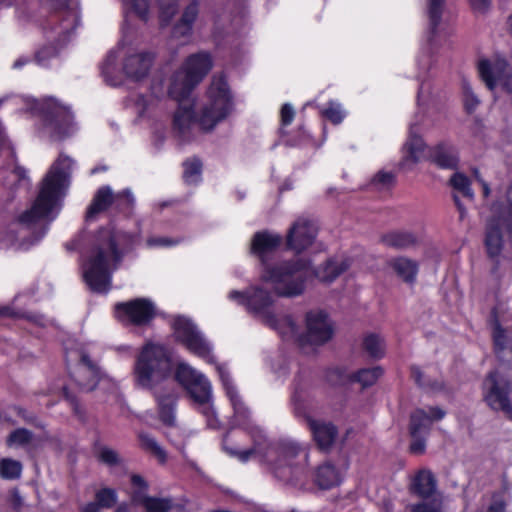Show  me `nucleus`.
I'll return each instance as SVG.
<instances>
[{"mask_svg": "<svg viewBox=\"0 0 512 512\" xmlns=\"http://www.w3.org/2000/svg\"><path fill=\"white\" fill-rule=\"evenodd\" d=\"M216 370L234 409L235 425L242 428L251 438L252 447L237 450L228 445V436L223 438V449L241 462L255 456L260 463L279 481L297 485L307 477L309 449L300 442L282 437L269 440L264 430L250 418V411L232 384L229 372L224 365L217 364Z\"/></svg>", "mask_w": 512, "mask_h": 512, "instance_id": "1", "label": "nucleus"}, {"mask_svg": "<svg viewBox=\"0 0 512 512\" xmlns=\"http://www.w3.org/2000/svg\"><path fill=\"white\" fill-rule=\"evenodd\" d=\"M211 68L210 55L200 52L189 56L183 67L172 76L168 93L178 102L173 126L183 142L191 140L193 126L197 125L203 132H210L233 109L232 96L223 76L213 77L207 90V100L197 110L194 109V103L189 96Z\"/></svg>", "mask_w": 512, "mask_h": 512, "instance_id": "2", "label": "nucleus"}, {"mask_svg": "<svg viewBox=\"0 0 512 512\" xmlns=\"http://www.w3.org/2000/svg\"><path fill=\"white\" fill-rule=\"evenodd\" d=\"M133 243L132 235L110 226L100 228L90 237L83 277L91 291L107 293L110 290L112 273L118 269Z\"/></svg>", "mask_w": 512, "mask_h": 512, "instance_id": "3", "label": "nucleus"}, {"mask_svg": "<svg viewBox=\"0 0 512 512\" xmlns=\"http://www.w3.org/2000/svg\"><path fill=\"white\" fill-rule=\"evenodd\" d=\"M282 243V237L268 231L254 234L251 242V253L259 258L263 265L261 279L273 286L280 297H296L305 289L308 270L307 263L302 259L269 265L267 261Z\"/></svg>", "mask_w": 512, "mask_h": 512, "instance_id": "4", "label": "nucleus"}, {"mask_svg": "<svg viewBox=\"0 0 512 512\" xmlns=\"http://www.w3.org/2000/svg\"><path fill=\"white\" fill-rule=\"evenodd\" d=\"M73 163L74 161L71 158L60 154L42 180L38 196L33 205L18 218L20 224L28 227L40 221L46 222L37 240L45 234L48 224L54 220L59 211L64 190L69 185L70 170Z\"/></svg>", "mask_w": 512, "mask_h": 512, "instance_id": "5", "label": "nucleus"}, {"mask_svg": "<svg viewBox=\"0 0 512 512\" xmlns=\"http://www.w3.org/2000/svg\"><path fill=\"white\" fill-rule=\"evenodd\" d=\"M228 297L239 305L245 306L250 313L260 317L266 325L279 331L280 334L290 332L294 335L297 333V325L291 316L278 319L269 311L273 304V298L268 291L253 286L243 292L232 290Z\"/></svg>", "mask_w": 512, "mask_h": 512, "instance_id": "6", "label": "nucleus"}, {"mask_svg": "<svg viewBox=\"0 0 512 512\" xmlns=\"http://www.w3.org/2000/svg\"><path fill=\"white\" fill-rule=\"evenodd\" d=\"M171 372V359L163 346L147 344L142 348L134 367L135 381L138 386L153 389L168 379Z\"/></svg>", "mask_w": 512, "mask_h": 512, "instance_id": "7", "label": "nucleus"}, {"mask_svg": "<svg viewBox=\"0 0 512 512\" xmlns=\"http://www.w3.org/2000/svg\"><path fill=\"white\" fill-rule=\"evenodd\" d=\"M175 379L189 392L200 412L206 417L207 425L213 429L218 428L219 422L214 415L211 403V385L207 378L187 363H179L175 371Z\"/></svg>", "mask_w": 512, "mask_h": 512, "instance_id": "8", "label": "nucleus"}, {"mask_svg": "<svg viewBox=\"0 0 512 512\" xmlns=\"http://www.w3.org/2000/svg\"><path fill=\"white\" fill-rule=\"evenodd\" d=\"M484 400L496 412H502L506 418L512 420V381L501 370L490 372L483 383Z\"/></svg>", "mask_w": 512, "mask_h": 512, "instance_id": "9", "label": "nucleus"}, {"mask_svg": "<svg viewBox=\"0 0 512 512\" xmlns=\"http://www.w3.org/2000/svg\"><path fill=\"white\" fill-rule=\"evenodd\" d=\"M51 7L55 12L48 21L49 29L57 34V43L64 45L79 24L78 0H51Z\"/></svg>", "mask_w": 512, "mask_h": 512, "instance_id": "10", "label": "nucleus"}, {"mask_svg": "<svg viewBox=\"0 0 512 512\" xmlns=\"http://www.w3.org/2000/svg\"><path fill=\"white\" fill-rule=\"evenodd\" d=\"M479 73L490 91L506 94L512 100V66L505 59L481 60Z\"/></svg>", "mask_w": 512, "mask_h": 512, "instance_id": "11", "label": "nucleus"}, {"mask_svg": "<svg viewBox=\"0 0 512 512\" xmlns=\"http://www.w3.org/2000/svg\"><path fill=\"white\" fill-rule=\"evenodd\" d=\"M173 329L176 339L181 342L191 353L213 361L212 347L196 325L188 318L177 316L173 321Z\"/></svg>", "mask_w": 512, "mask_h": 512, "instance_id": "12", "label": "nucleus"}, {"mask_svg": "<svg viewBox=\"0 0 512 512\" xmlns=\"http://www.w3.org/2000/svg\"><path fill=\"white\" fill-rule=\"evenodd\" d=\"M45 125L52 138L62 140L73 130V115L68 107L49 99L45 109Z\"/></svg>", "mask_w": 512, "mask_h": 512, "instance_id": "13", "label": "nucleus"}, {"mask_svg": "<svg viewBox=\"0 0 512 512\" xmlns=\"http://www.w3.org/2000/svg\"><path fill=\"white\" fill-rule=\"evenodd\" d=\"M117 318L122 322H127L136 326H144L152 321L155 316V307L153 303L144 298H137L124 303L115 305Z\"/></svg>", "mask_w": 512, "mask_h": 512, "instance_id": "14", "label": "nucleus"}, {"mask_svg": "<svg viewBox=\"0 0 512 512\" xmlns=\"http://www.w3.org/2000/svg\"><path fill=\"white\" fill-rule=\"evenodd\" d=\"M333 335V327L322 311L308 312L306 314V332L299 336L300 344L322 345L329 341Z\"/></svg>", "mask_w": 512, "mask_h": 512, "instance_id": "15", "label": "nucleus"}, {"mask_svg": "<svg viewBox=\"0 0 512 512\" xmlns=\"http://www.w3.org/2000/svg\"><path fill=\"white\" fill-rule=\"evenodd\" d=\"M317 231L318 228L313 221L306 218L297 219L288 230L286 236L287 248L296 253H301L312 245L317 236Z\"/></svg>", "mask_w": 512, "mask_h": 512, "instance_id": "16", "label": "nucleus"}, {"mask_svg": "<svg viewBox=\"0 0 512 512\" xmlns=\"http://www.w3.org/2000/svg\"><path fill=\"white\" fill-rule=\"evenodd\" d=\"M383 370L376 366L373 368H363L355 373L347 374L341 368L329 369L326 373V380L332 385H342L347 382L360 383L363 388L372 386L381 377Z\"/></svg>", "mask_w": 512, "mask_h": 512, "instance_id": "17", "label": "nucleus"}, {"mask_svg": "<svg viewBox=\"0 0 512 512\" xmlns=\"http://www.w3.org/2000/svg\"><path fill=\"white\" fill-rule=\"evenodd\" d=\"M123 197H126L127 204H131L132 202H135V199H134L131 191L128 189L115 194V193H113L110 186L100 187L96 191V193L93 197V200L87 209L86 218L92 219L97 214L106 211L108 208H110L112 206L121 205L120 201Z\"/></svg>", "mask_w": 512, "mask_h": 512, "instance_id": "18", "label": "nucleus"}, {"mask_svg": "<svg viewBox=\"0 0 512 512\" xmlns=\"http://www.w3.org/2000/svg\"><path fill=\"white\" fill-rule=\"evenodd\" d=\"M104 376L98 364L86 352H81L80 362L75 375V380L79 387L83 391L91 392L97 387Z\"/></svg>", "mask_w": 512, "mask_h": 512, "instance_id": "19", "label": "nucleus"}, {"mask_svg": "<svg viewBox=\"0 0 512 512\" xmlns=\"http://www.w3.org/2000/svg\"><path fill=\"white\" fill-rule=\"evenodd\" d=\"M153 60L154 55L150 52L129 54L123 61V73L131 80H142L147 77Z\"/></svg>", "mask_w": 512, "mask_h": 512, "instance_id": "20", "label": "nucleus"}, {"mask_svg": "<svg viewBox=\"0 0 512 512\" xmlns=\"http://www.w3.org/2000/svg\"><path fill=\"white\" fill-rule=\"evenodd\" d=\"M445 411L439 407H429L428 412L424 409H416L410 415L409 431L411 436H427L431 430L432 421L441 420Z\"/></svg>", "mask_w": 512, "mask_h": 512, "instance_id": "21", "label": "nucleus"}, {"mask_svg": "<svg viewBox=\"0 0 512 512\" xmlns=\"http://www.w3.org/2000/svg\"><path fill=\"white\" fill-rule=\"evenodd\" d=\"M308 427L317 447L323 452H329L334 445L338 430L331 422L307 418Z\"/></svg>", "mask_w": 512, "mask_h": 512, "instance_id": "22", "label": "nucleus"}, {"mask_svg": "<svg viewBox=\"0 0 512 512\" xmlns=\"http://www.w3.org/2000/svg\"><path fill=\"white\" fill-rule=\"evenodd\" d=\"M198 13V3L192 1L186 6L180 19L173 25L171 38L180 40L181 44L187 43L192 35L193 24L197 19Z\"/></svg>", "mask_w": 512, "mask_h": 512, "instance_id": "23", "label": "nucleus"}, {"mask_svg": "<svg viewBox=\"0 0 512 512\" xmlns=\"http://www.w3.org/2000/svg\"><path fill=\"white\" fill-rule=\"evenodd\" d=\"M424 150V141L419 135H417L415 127L411 126L409 137L403 147L404 155L401 166L411 169L421 160Z\"/></svg>", "mask_w": 512, "mask_h": 512, "instance_id": "24", "label": "nucleus"}, {"mask_svg": "<svg viewBox=\"0 0 512 512\" xmlns=\"http://www.w3.org/2000/svg\"><path fill=\"white\" fill-rule=\"evenodd\" d=\"M342 481L340 471L331 462H324L316 467L313 482L322 490L331 489Z\"/></svg>", "mask_w": 512, "mask_h": 512, "instance_id": "25", "label": "nucleus"}, {"mask_svg": "<svg viewBox=\"0 0 512 512\" xmlns=\"http://www.w3.org/2000/svg\"><path fill=\"white\" fill-rule=\"evenodd\" d=\"M503 234L500 227V219L491 218L486 225L485 246L487 254L491 258L498 257L503 249Z\"/></svg>", "mask_w": 512, "mask_h": 512, "instance_id": "26", "label": "nucleus"}, {"mask_svg": "<svg viewBox=\"0 0 512 512\" xmlns=\"http://www.w3.org/2000/svg\"><path fill=\"white\" fill-rule=\"evenodd\" d=\"M431 160L440 168L454 169L458 164L456 149L448 143H439L430 152Z\"/></svg>", "mask_w": 512, "mask_h": 512, "instance_id": "27", "label": "nucleus"}, {"mask_svg": "<svg viewBox=\"0 0 512 512\" xmlns=\"http://www.w3.org/2000/svg\"><path fill=\"white\" fill-rule=\"evenodd\" d=\"M118 56L115 51H110L103 60L100 70L106 84L117 87L123 83L122 71L118 69Z\"/></svg>", "mask_w": 512, "mask_h": 512, "instance_id": "28", "label": "nucleus"}, {"mask_svg": "<svg viewBox=\"0 0 512 512\" xmlns=\"http://www.w3.org/2000/svg\"><path fill=\"white\" fill-rule=\"evenodd\" d=\"M2 185L11 192L29 185L27 172L23 167L15 165L12 169H4L0 172Z\"/></svg>", "mask_w": 512, "mask_h": 512, "instance_id": "29", "label": "nucleus"}, {"mask_svg": "<svg viewBox=\"0 0 512 512\" xmlns=\"http://www.w3.org/2000/svg\"><path fill=\"white\" fill-rule=\"evenodd\" d=\"M411 490L421 498H429L436 490V479L431 471L420 470L414 477Z\"/></svg>", "mask_w": 512, "mask_h": 512, "instance_id": "30", "label": "nucleus"}, {"mask_svg": "<svg viewBox=\"0 0 512 512\" xmlns=\"http://www.w3.org/2000/svg\"><path fill=\"white\" fill-rule=\"evenodd\" d=\"M389 266L406 283H413L418 273V263L410 258L400 256L389 261Z\"/></svg>", "mask_w": 512, "mask_h": 512, "instance_id": "31", "label": "nucleus"}, {"mask_svg": "<svg viewBox=\"0 0 512 512\" xmlns=\"http://www.w3.org/2000/svg\"><path fill=\"white\" fill-rule=\"evenodd\" d=\"M132 500L141 505L146 512H169L172 508L171 499L146 496L142 491L135 492Z\"/></svg>", "mask_w": 512, "mask_h": 512, "instance_id": "32", "label": "nucleus"}, {"mask_svg": "<svg viewBox=\"0 0 512 512\" xmlns=\"http://www.w3.org/2000/svg\"><path fill=\"white\" fill-rule=\"evenodd\" d=\"M381 242L394 249H408L417 244V236L408 231H394L387 233L381 237Z\"/></svg>", "mask_w": 512, "mask_h": 512, "instance_id": "33", "label": "nucleus"}, {"mask_svg": "<svg viewBox=\"0 0 512 512\" xmlns=\"http://www.w3.org/2000/svg\"><path fill=\"white\" fill-rule=\"evenodd\" d=\"M445 0H427V13L429 18L428 41L432 42L437 27L441 22Z\"/></svg>", "mask_w": 512, "mask_h": 512, "instance_id": "34", "label": "nucleus"}, {"mask_svg": "<svg viewBox=\"0 0 512 512\" xmlns=\"http://www.w3.org/2000/svg\"><path fill=\"white\" fill-rule=\"evenodd\" d=\"M156 399L159 407V418L168 426H172L175 423V398L172 395L158 396Z\"/></svg>", "mask_w": 512, "mask_h": 512, "instance_id": "35", "label": "nucleus"}, {"mask_svg": "<svg viewBox=\"0 0 512 512\" xmlns=\"http://www.w3.org/2000/svg\"><path fill=\"white\" fill-rule=\"evenodd\" d=\"M411 376L420 388L427 391L437 392L444 388L442 381L426 377L418 366L411 367Z\"/></svg>", "mask_w": 512, "mask_h": 512, "instance_id": "36", "label": "nucleus"}, {"mask_svg": "<svg viewBox=\"0 0 512 512\" xmlns=\"http://www.w3.org/2000/svg\"><path fill=\"white\" fill-rule=\"evenodd\" d=\"M138 438L140 445L144 450L153 454L161 463L166 461V453L164 449L157 443L155 438L145 432H140L138 434Z\"/></svg>", "mask_w": 512, "mask_h": 512, "instance_id": "37", "label": "nucleus"}, {"mask_svg": "<svg viewBox=\"0 0 512 512\" xmlns=\"http://www.w3.org/2000/svg\"><path fill=\"white\" fill-rule=\"evenodd\" d=\"M449 184L454 190L461 193L464 197L470 200L474 199V192L471 189L470 179L463 173H454L449 180Z\"/></svg>", "mask_w": 512, "mask_h": 512, "instance_id": "38", "label": "nucleus"}, {"mask_svg": "<svg viewBox=\"0 0 512 512\" xmlns=\"http://www.w3.org/2000/svg\"><path fill=\"white\" fill-rule=\"evenodd\" d=\"M22 473V464L11 458L0 460V477L7 480L18 479Z\"/></svg>", "mask_w": 512, "mask_h": 512, "instance_id": "39", "label": "nucleus"}, {"mask_svg": "<svg viewBox=\"0 0 512 512\" xmlns=\"http://www.w3.org/2000/svg\"><path fill=\"white\" fill-rule=\"evenodd\" d=\"M363 348L373 358H381L384 355L383 340L378 335H367L363 340Z\"/></svg>", "mask_w": 512, "mask_h": 512, "instance_id": "40", "label": "nucleus"}, {"mask_svg": "<svg viewBox=\"0 0 512 512\" xmlns=\"http://www.w3.org/2000/svg\"><path fill=\"white\" fill-rule=\"evenodd\" d=\"M348 268L349 263L346 260H329L324 267L323 279L331 282Z\"/></svg>", "mask_w": 512, "mask_h": 512, "instance_id": "41", "label": "nucleus"}, {"mask_svg": "<svg viewBox=\"0 0 512 512\" xmlns=\"http://www.w3.org/2000/svg\"><path fill=\"white\" fill-rule=\"evenodd\" d=\"M184 173L183 177L185 181L189 184L198 182L200 175H201V169H202V163L199 159L193 158L188 159L184 162Z\"/></svg>", "mask_w": 512, "mask_h": 512, "instance_id": "42", "label": "nucleus"}, {"mask_svg": "<svg viewBox=\"0 0 512 512\" xmlns=\"http://www.w3.org/2000/svg\"><path fill=\"white\" fill-rule=\"evenodd\" d=\"M160 13L161 26L168 25L178 11L177 0H157Z\"/></svg>", "mask_w": 512, "mask_h": 512, "instance_id": "43", "label": "nucleus"}, {"mask_svg": "<svg viewBox=\"0 0 512 512\" xmlns=\"http://www.w3.org/2000/svg\"><path fill=\"white\" fill-rule=\"evenodd\" d=\"M32 438H33V434L31 431H29L25 428H19L10 433V435L7 439V444L8 445L16 444V445L24 446V445L29 444L32 441Z\"/></svg>", "mask_w": 512, "mask_h": 512, "instance_id": "44", "label": "nucleus"}, {"mask_svg": "<svg viewBox=\"0 0 512 512\" xmlns=\"http://www.w3.org/2000/svg\"><path fill=\"white\" fill-rule=\"evenodd\" d=\"M97 457L101 462L109 466H115L120 463L118 453L107 446H99L97 450Z\"/></svg>", "mask_w": 512, "mask_h": 512, "instance_id": "45", "label": "nucleus"}, {"mask_svg": "<svg viewBox=\"0 0 512 512\" xmlns=\"http://www.w3.org/2000/svg\"><path fill=\"white\" fill-rule=\"evenodd\" d=\"M96 500L102 508H111L117 501L115 490L110 488H103L95 495Z\"/></svg>", "mask_w": 512, "mask_h": 512, "instance_id": "46", "label": "nucleus"}, {"mask_svg": "<svg viewBox=\"0 0 512 512\" xmlns=\"http://www.w3.org/2000/svg\"><path fill=\"white\" fill-rule=\"evenodd\" d=\"M322 115L333 124H339L344 119V113L341 110V106L334 102L329 103L328 107L322 111Z\"/></svg>", "mask_w": 512, "mask_h": 512, "instance_id": "47", "label": "nucleus"}, {"mask_svg": "<svg viewBox=\"0 0 512 512\" xmlns=\"http://www.w3.org/2000/svg\"><path fill=\"white\" fill-rule=\"evenodd\" d=\"M126 5H130L133 11L143 21H147L149 13V0H124Z\"/></svg>", "mask_w": 512, "mask_h": 512, "instance_id": "48", "label": "nucleus"}, {"mask_svg": "<svg viewBox=\"0 0 512 512\" xmlns=\"http://www.w3.org/2000/svg\"><path fill=\"white\" fill-rule=\"evenodd\" d=\"M395 182V175L392 172L379 171L373 178L372 183L378 189H385Z\"/></svg>", "mask_w": 512, "mask_h": 512, "instance_id": "49", "label": "nucleus"}, {"mask_svg": "<svg viewBox=\"0 0 512 512\" xmlns=\"http://www.w3.org/2000/svg\"><path fill=\"white\" fill-rule=\"evenodd\" d=\"M464 92V106L468 113H472L479 104V100L473 93L471 87L467 84H463Z\"/></svg>", "mask_w": 512, "mask_h": 512, "instance_id": "50", "label": "nucleus"}, {"mask_svg": "<svg viewBox=\"0 0 512 512\" xmlns=\"http://www.w3.org/2000/svg\"><path fill=\"white\" fill-rule=\"evenodd\" d=\"M57 50L55 47L47 46L39 50L35 55V60L40 65H45L47 60L56 56Z\"/></svg>", "mask_w": 512, "mask_h": 512, "instance_id": "51", "label": "nucleus"}, {"mask_svg": "<svg viewBox=\"0 0 512 512\" xmlns=\"http://www.w3.org/2000/svg\"><path fill=\"white\" fill-rule=\"evenodd\" d=\"M295 111L291 104L285 103L280 111L282 126L290 125L294 119Z\"/></svg>", "mask_w": 512, "mask_h": 512, "instance_id": "52", "label": "nucleus"}, {"mask_svg": "<svg viewBox=\"0 0 512 512\" xmlns=\"http://www.w3.org/2000/svg\"><path fill=\"white\" fill-rule=\"evenodd\" d=\"M470 6L474 13L486 14L491 7V0H469Z\"/></svg>", "mask_w": 512, "mask_h": 512, "instance_id": "53", "label": "nucleus"}, {"mask_svg": "<svg viewBox=\"0 0 512 512\" xmlns=\"http://www.w3.org/2000/svg\"><path fill=\"white\" fill-rule=\"evenodd\" d=\"M412 442L410 444V450L415 454H422L425 451L426 441L425 435L411 436Z\"/></svg>", "mask_w": 512, "mask_h": 512, "instance_id": "54", "label": "nucleus"}, {"mask_svg": "<svg viewBox=\"0 0 512 512\" xmlns=\"http://www.w3.org/2000/svg\"><path fill=\"white\" fill-rule=\"evenodd\" d=\"M64 397L70 403L74 413L77 416L82 417L84 415V412L81 409L77 398L75 396L71 395L67 390H64Z\"/></svg>", "mask_w": 512, "mask_h": 512, "instance_id": "55", "label": "nucleus"}, {"mask_svg": "<svg viewBox=\"0 0 512 512\" xmlns=\"http://www.w3.org/2000/svg\"><path fill=\"white\" fill-rule=\"evenodd\" d=\"M177 241L167 237H154L147 240L149 246H172Z\"/></svg>", "mask_w": 512, "mask_h": 512, "instance_id": "56", "label": "nucleus"}, {"mask_svg": "<svg viewBox=\"0 0 512 512\" xmlns=\"http://www.w3.org/2000/svg\"><path fill=\"white\" fill-rule=\"evenodd\" d=\"M411 512H441L435 506L428 503H419L411 506Z\"/></svg>", "mask_w": 512, "mask_h": 512, "instance_id": "57", "label": "nucleus"}, {"mask_svg": "<svg viewBox=\"0 0 512 512\" xmlns=\"http://www.w3.org/2000/svg\"><path fill=\"white\" fill-rule=\"evenodd\" d=\"M505 502L502 499H494L487 509V512H506Z\"/></svg>", "mask_w": 512, "mask_h": 512, "instance_id": "58", "label": "nucleus"}, {"mask_svg": "<svg viewBox=\"0 0 512 512\" xmlns=\"http://www.w3.org/2000/svg\"><path fill=\"white\" fill-rule=\"evenodd\" d=\"M85 238V235L84 234H81L79 235L76 239L68 242L66 244V248L67 250L69 251H73V250H76L78 249L80 246H81V243H82V240Z\"/></svg>", "mask_w": 512, "mask_h": 512, "instance_id": "59", "label": "nucleus"}, {"mask_svg": "<svg viewBox=\"0 0 512 512\" xmlns=\"http://www.w3.org/2000/svg\"><path fill=\"white\" fill-rule=\"evenodd\" d=\"M131 482L134 486L141 488L142 490L147 489V483L140 475L134 474L131 477Z\"/></svg>", "mask_w": 512, "mask_h": 512, "instance_id": "60", "label": "nucleus"}, {"mask_svg": "<svg viewBox=\"0 0 512 512\" xmlns=\"http://www.w3.org/2000/svg\"><path fill=\"white\" fill-rule=\"evenodd\" d=\"M506 202H507V210H508L507 217H512V184L507 187Z\"/></svg>", "mask_w": 512, "mask_h": 512, "instance_id": "61", "label": "nucleus"}, {"mask_svg": "<svg viewBox=\"0 0 512 512\" xmlns=\"http://www.w3.org/2000/svg\"><path fill=\"white\" fill-rule=\"evenodd\" d=\"M453 201H454V203H455V205H456V207H457V209H458V211L460 213V220H463L464 217H465V214H466L465 207L463 206V204L461 203L458 195H456V194H453Z\"/></svg>", "mask_w": 512, "mask_h": 512, "instance_id": "62", "label": "nucleus"}, {"mask_svg": "<svg viewBox=\"0 0 512 512\" xmlns=\"http://www.w3.org/2000/svg\"><path fill=\"white\" fill-rule=\"evenodd\" d=\"M100 508H102V507L96 500L95 502H90V503L86 504L83 507L82 511L83 512H99Z\"/></svg>", "mask_w": 512, "mask_h": 512, "instance_id": "63", "label": "nucleus"}, {"mask_svg": "<svg viewBox=\"0 0 512 512\" xmlns=\"http://www.w3.org/2000/svg\"><path fill=\"white\" fill-rule=\"evenodd\" d=\"M503 224L509 237L512 239V217H503Z\"/></svg>", "mask_w": 512, "mask_h": 512, "instance_id": "64", "label": "nucleus"}]
</instances>
